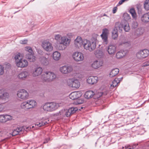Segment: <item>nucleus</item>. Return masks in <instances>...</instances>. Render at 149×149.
<instances>
[{
    "label": "nucleus",
    "mask_w": 149,
    "mask_h": 149,
    "mask_svg": "<svg viewBox=\"0 0 149 149\" xmlns=\"http://www.w3.org/2000/svg\"><path fill=\"white\" fill-rule=\"evenodd\" d=\"M73 34L72 33H69L67 34V36L68 37H70H70H72V36Z\"/></svg>",
    "instance_id": "obj_60"
},
{
    "label": "nucleus",
    "mask_w": 149,
    "mask_h": 149,
    "mask_svg": "<svg viewBox=\"0 0 149 149\" xmlns=\"http://www.w3.org/2000/svg\"><path fill=\"white\" fill-rule=\"evenodd\" d=\"M98 79V78L96 76H90L87 79V81L89 84H93L97 82Z\"/></svg>",
    "instance_id": "obj_19"
},
{
    "label": "nucleus",
    "mask_w": 149,
    "mask_h": 149,
    "mask_svg": "<svg viewBox=\"0 0 149 149\" xmlns=\"http://www.w3.org/2000/svg\"><path fill=\"white\" fill-rule=\"evenodd\" d=\"M138 143H134L131 146L130 145H127L125 146V149H133L136 147L138 146Z\"/></svg>",
    "instance_id": "obj_36"
},
{
    "label": "nucleus",
    "mask_w": 149,
    "mask_h": 149,
    "mask_svg": "<svg viewBox=\"0 0 149 149\" xmlns=\"http://www.w3.org/2000/svg\"><path fill=\"white\" fill-rule=\"evenodd\" d=\"M83 102V101H81V102H80V100H78L76 102H75V104L76 105L78 104H80L82 103Z\"/></svg>",
    "instance_id": "obj_61"
},
{
    "label": "nucleus",
    "mask_w": 149,
    "mask_h": 149,
    "mask_svg": "<svg viewBox=\"0 0 149 149\" xmlns=\"http://www.w3.org/2000/svg\"><path fill=\"white\" fill-rule=\"evenodd\" d=\"M103 62L102 61L96 60L91 64V67L94 69H97L102 66Z\"/></svg>",
    "instance_id": "obj_17"
},
{
    "label": "nucleus",
    "mask_w": 149,
    "mask_h": 149,
    "mask_svg": "<svg viewBox=\"0 0 149 149\" xmlns=\"http://www.w3.org/2000/svg\"><path fill=\"white\" fill-rule=\"evenodd\" d=\"M27 40H21L20 41V43L22 44H25L27 42Z\"/></svg>",
    "instance_id": "obj_57"
},
{
    "label": "nucleus",
    "mask_w": 149,
    "mask_h": 149,
    "mask_svg": "<svg viewBox=\"0 0 149 149\" xmlns=\"http://www.w3.org/2000/svg\"><path fill=\"white\" fill-rule=\"evenodd\" d=\"M124 17L125 20L126 21H129L131 19L130 16L127 13H124Z\"/></svg>",
    "instance_id": "obj_45"
},
{
    "label": "nucleus",
    "mask_w": 149,
    "mask_h": 149,
    "mask_svg": "<svg viewBox=\"0 0 149 149\" xmlns=\"http://www.w3.org/2000/svg\"><path fill=\"white\" fill-rule=\"evenodd\" d=\"M101 36L103 41L104 42L105 44H107L108 43V35H101Z\"/></svg>",
    "instance_id": "obj_40"
},
{
    "label": "nucleus",
    "mask_w": 149,
    "mask_h": 149,
    "mask_svg": "<svg viewBox=\"0 0 149 149\" xmlns=\"http://www.w3.org/2000/svg\"><path fill=\"white\" fill-rule=\"evenodd\" d=\"M58 104L54 102H47L43 106V110L46 111H52L56 109Z\"/></svg>",
    "instance_id": "obj_4"
},
{
    "label": "nucleus",
    "mask_w": 149,
    "mask_h": 149,
    "mask_svg": "<svg viewBox=\"0 0 149 149\" xmlns=\"http://www.w3.org/2000/svg\"><path fill=\"white\" fill-rule=\"evenodd\" d=\"M31 129L30 127L23 126L18 127L16 128V129L18 131V132H19V133L20 134L22 133V132H24V130L27 131V130H29Z\"/></svg>",
    "instance_id": "obj_23"
},
{
    "label": "nucleus",
    "mask_w": 149,
    "mask_h": 149,
    "mask_svg": "<svg viewBox=\"0 0 149 149\" xmlns=\"http://www.w3.org/2000/svg\"><path fill=\"white\" fill-rule=\"evenodd\" d=\"M130 13L131 14L132 17L136 19V15L135 11L134 8H131L130 10Z\"/></svg>",
    "instance_id": "obj_35"
},
{
    "label": "nucleus",
    "mask_w": 149,
    "mask_h": 149,
    "mask_svg": "<svg viewBox=\"0 0 149 149\" xmlns=\"http://www.w3.org/2000/svg\"><path fill=\"white\" fill-rule=\"evenodd\" d=\"M94 94L92 91H90L86 92L84 94V97L86 98L89 99L93 97Z\"/></svg>",
    "instance_id": "obj_29"
},
{
    "label": "nucleus",
    "mask_w": 149,
    "mask_h": 149,
    "mask_svg": "<svg viewBox=\"0 0 149 149\" xmlns=\"http://www.w3.org/2000/svg\"><path fill=\"white\" fill-rule=\"evenodd\" d=\"M95 55L97 58H100L103 57V53L102 51L97 50L96 52Z\"/></svg>",
    "instance_id": "obj_34"
},
{
    "label": "nucleus",
    "mask_w": 149,
    "mask_h": 149,
    "mask_svg": "<svg viewBox=\"0 0 149 149\" xmlns=\"http://www.w3.org/2000/svg\"><path fill=\"white\" fill-rule=\"evenodd\" d=\"M29 74V73L27 71H24L19 74L18 77L19 79L24 80Z\"/></svg>",
    "instance_id": "obj_20"
},
{
    "label": "nucleus",
    "mask_w": 149,
    "mask_h": 149,
    "mask_svg": "<svg viewBox=\"0 0 149 149\" xmlns=\"http://www.w3.org/2000/svg\"><path fill=\"white\" fill-rule=\"evenodd\" d=\"M27 101L28 102L30 109L34 107L36 105V101L34 100H28Z\"/></svg>",
    "instance_id": "obj_30"
},
{
    "label": "nucleus",
    "mask_w": 149,
    "mask_h": 149,
    "mask_svg": "<svg viewBox=\"0 0 149 149\" xmlns=\"http://www.w3.org/2000/svg\"><path fill=\"white\" fill-rule=\"evenodd\" d=\"M4 72V67L2 65H0V75H2Z\"/></svg>",
    "instance_id": "obj_52"
},
{
    "label": "nucleus",
    "mask_w": 149,
    "mask_h": 149,
    "mask_svg": "<svg viewBox=\"0 0 149 149\" xmlns=\"http://www.w3.org/2000/svg\"><path fill=\"white\" fill-rule=\"evenodd\" d=\"M25 50L28 52V54H33V52L32 48L29 46L26 47L24 48Z\"/></svg>",
    "instance_id": "obj_42"
},
{
    "label": "nucleus",
    "mask_w": 149,
    "mask_h": 149,
    "mask_svg": "<svg viewBox=\"0 0 149 149\" xmlns=\"http://www.w3.org/2000/svg\"><path fill=\"white\" fill-rule=\"evenodd\" d=\"M42 68L40 67L35 68L32 72V75L33 77H36L40 75L42 73Z\"/></svg>",
    "instance_id": "obj_18"
},
{
    "label": "nucleus",
    "mask_w": 149,
    "mask_h": 149,
    "mask_svg": "<svg viewBox=\"0 0 149 149\" xmlns=\"http://www.w3.org/2000/svg\"><path fill=\"white\" fill-rule=\"evenodd\" d=\"M127 51L125 50H121L117 53L116 57L117 58L120 59L124 57L127 53Z\"/></svg>",
    "instance_id": "obj_21"
},
{
    "label": "nucleus",
    "mask_w": 149,
    "mask_h": 149,
    "mask_svg": "<svg viewBox=\"0 0 149 149\" xmlns=\"http://www.w3.org/2000/svg\"><path fill=\"white\" fill-rule=\"evenodd\" d=\"M21 107L22 109L25 110L30 109L27 101L22 102L21 104Z\"/></svg>",
    "instance_id": "obj_32"
},
{
    "label": "nucleus",
    "mask_w": 149,
    "mask_h": 149,
    "mask_svg": "<svg viewBox=\"0 0 149 149\" xmlns=\"http://www.w3.org/2000/svg\"><path fill=\"white\" fill-rule=\"evenodd\" d=\"M53 58L56 61L58 60L61 58V54L58 51H55L53 54Z\"/></svg>",
    "instance_id": "obj_28"
},
{
    "label": "nucleus",
    "mask_w": 149,
    "mask_h": 149,
    "mask_svg": "<svg viewBox=\"0 0 149 149\" xmlns=\"http://www.w3.org/2000/svg\"><path fill=\"white\" fill-rule=\"evenodd\" d=\"M6 132H4L1 130H0V136H3V135L6 134Z\"/></svg>",
    "instance_id": "obj_58"
},
{
    "label": "nucleus",
    "mask_w": 149,
    "mask_h": 149,
    "mask_svg": "<svg viewBox=\"0 0 149 149\" xmlns=\"http://www.w3.org/2000/svg\"><path fill=\"white\" fill-rule=\"evenodd\" d=\"M6 106L3 104L0 103V113L2 112L3 110L5 108Z\"/></svg>",
    "instance_id": "obj_49"
},
{
    "label": "nucleus",
    "mask_w": 149,
    "mask_h": 149,
    "mask_svg": "<svg viewBox=\"0 0 149 149\" xmlns=\"http://www.w3.org/2000/svg\"><path fill=\"white\" fill-rule=\"evenodd\" d=\"M9 94L3 89H0V99L6 100L8 99Z\"/></svg>",
    "instance_id": "obj_16"
},
{
    "label": "nucleus",
    "mask_w": 149,
    "mask_h": 149,
    "mask_svg": "<svg viewBox=\"0 0 149 149\" xmlns=\"http://www.w3.org/2000/svg\"><path fill=\"white\" fill-rule=\"evenodd\" d=\"M42 46L43 49L47 52L51 51L53 49L52 44L47 40L44 41L42 42Z\"/></svg>",
    "instance_id": "obj_7"
},
{
    "label": "nucleus",
    "mask_w": 149,
    "mask_h": 149,
    "mask_svg": "<svg viewBox=\"0 0 149 149\" xmlns=\"http://www.w3.org/2000/svg\"><path fill=\"white\" fill-rule=\"evenodd\" d=\"M61 36L60 34H56L55 35L54 38L57 41H59L61 40Z\"/></svg>",
    "instance_id": "obj_48"
},
{
    "label": "nucleus",
    "mask_w": 149,
    "mask_h": 149,
    "mask_svg": "<svg viewBox=\"0 0 149 149\" xmlns=\"http://www.w3.org/2000/svg\"><path fill=\"white\" fill-rule=\"evenodd\" d=\"M67 83L70 87L74 88H78L80 85V82L77 79H70Z\"/></svg>",
    "instance_id": "obj_6"
},
{
    "label": "nucleus",
    "mask_w": 149,
    "mask_h": 149,
    "mask_svg": "<svg viewBox=\"0 0 149 149\" xmlns=\"http://www.w3.org/2000/svg\"><path fill=\"white\" fill-rule=\"evenodd\" d=\"M6 66H7L6 68H10V64L9 63H7L6 65Z\"/></svg>",
    "instance_id": "obj_63"
},
{
    "label": "nucleus",
    "mask_w": 149,
    "mask_h": 149,
    "mask_svg": "<svg viewBox=\"0 0 149 149\" xmlns=\"http://www.w3.org/2000/svg\"><path fill=\"white\" fill-rule=\"evenodd\" d=\"M48 56H42L41 58L40 61L42 63L45 65H47L48 63L49 60L48 59Z\"/></svg>",
    "instance_id": "obj_31"
},
{
    "label": "nucleus",
    "mask_w": 149,
    "mask_h": 149,
    "mask_svg": "<svg viewBox=\"0 0 149 149\" xmlns=\"http://www.w3.org/2000/svg\"><path fill=\"white\" fill-rule=\"evenodd\" d=\"M117 9L118 8L117 6H115L113 8V14H114L115 13H116V12L117 11Z\"/></svg>",
    "instance_id": "obj_59"
},
{
    "label": "nucleus",
    "mask_w": 149,
    "mask_h": 149,
    "mask_svg": "<svg viewBox=\"0 0 149 149\" xmlns=\"http://www.w3.org/2000/svg\"><path fill=\"white\" fill-rule=\"evenodd\" d=\"M5 122L12 119V117L9 115L4 114Z\"/></svg>",
    "instance_id": "obj_44"
},
{
    "label": "nucleus",
    "mask_w": 149,
    "mask_h": 149,
    "mask_svg": "<svg viewBox=\"0 0 149 149\" xmlns=\"http://www.w3.org/2000/svg\"><path fill=\"white\" fill-rule=\"evenodd\" d=\"M127 0H121L120 1L118 2V3L117 5V6H120L123 3L125 2V1H127Z\"/></svg>",
    "instance_id": "obj_55"
},
{
    "label": "nucleus",
    "mask_w": 149,
    "mask_h": 149,
    "mask_svg": "<svg viewBox=\"0 0 149 149\" xmlns=\"http://www.w3.org/2000/svg\"><path fill=\"white\" fill-rule=\"evenodd\" d=\"M145 9L147 10H149V0H146L144 3Z\"/></svg>",
    "instance_id": "obj_39"
},
{
    "label": "nucleus",
    "mask_w": 149,
    "mask_h": 149,
    "mask_svg": "<svg viewBox=\"0 0 149 149\" xmlns=\"http://www.w3.org/2000/svg\"><path fill=\"white\" fill-rule=\"evenodd\" d=\"M138 25V23L136 21L133 22L132 23V27L134 29L136 28Z\"/></svg>",
    "instance_id": "obj_54"
},
{
    "label": "nucleus",
    "mask_w": 149,
    "mask_h": 149,
    "mask_svg": "<svg viewBox=\"0 0 149 149\" xmlns=\"http://www.w3.org/2000/svg\"><path fill=\"white\" fill-rule=\"evenodd\" d=\"M17 95L18 97L22 100L28 99L29 97V93L24 89L19 90L17 92Z\"/></svg>",
    "instance_id": "obj_5"
},
{
    "label": "nucleus",
    "mask_w": 149,
    "mask_h": 149,
    "mask_svg": "<svg viewBox=\"0 0 149 149\" xmlns=\"http://www.w3.org/2000/svg\"><path fill=\"white\" fill-rule=\"evenodd\" d=\"M119 72V70L118 68H116L111 70L109 74L110 77H113L117 75Z\"/></svg>",
    "instance_id": "obj_27"
},
{
    "label": "nucleus",
    "mask_w": 149,
    "mask_h": 149,
    "mask_svg": "<svg viewBox=\"0 0 149 149\" xmlns=\"http://www.w3.org/2000/svg\"><path fill=\"white\" fill-rule=\"evenodd\" d=\"M120 80H119L118 78H116L115 79L112 81V84L110 86L111 88H113L116 86L119 83Z\"/></svg>",
    "instance_id": "obj_33"
},
{
    "label": "nucleus",
    "mask_w": 149,
    "mask_h": 149,
    "mask_svg": "<svg viewBox=\"0 0 149 149\" xmlns=\"http://www.w3.org/2000/svg\"><path fill=\"white\" fill-rule=\"evenodd\" d=\"M109 30L105 28L103 29L102 33L101 35H108Z\"/></svg>",
    "instance_id": "obj_50"
},
{
    "label": "nucleus",
    "mask_w": 149,
    "mask_h": 149,
    "mask_svg": "<svg viewBox=\"0 0 149 149\" xmlns=\"http://www.w3.org/2000/svg\"><path fill=\"white\" fill-rule=\"evenodd\" d=\"M66 46L63 45L62 44H60L58 45L57 46V48L58 49L60 50H63L65 49L66 47Z\"/></svg>",
    "instance_id": "obj_43"
},
{
    "label": "nucleus",
    "mask_w": 149,
    "mask_h": 149,
    "mask_svg": "<svg viewBox=\"0 0 149 149\" xmlns=\"http://www.w3.org/2000/svg\"><path fill=\"white\" fill-rule=\"evenodd\" d=\"M119 22H117L115 24V26L113 29L112 33V37L113 39H116L118 36V30H121L120 26H119Z\"/></svg>",
    "instance_id": "obj_11"
},
{
    "label": "nucleus",
    "mask_w": 149,
    "mask_h": 149,
    "mask_svg": "<svg viewBox=\"0 0 149 149\" xmlns=\"http://www.w3.org/2000/svg\"><path fill=\"white\" fill-rule=\"evenodd\" d=\"M56 77V74L53 72L46 71L43 73L41 78L43 81L49 82L53 81Z\"/></svg>",
    "instance_id": "obj_2"
},
{
    "label": "nucleus",
    "mask_w": 149,
    "mask_h": 149,
    "mask_svg": "<svg viewBox=\"0 0 149 149\" xmlns=\"http://www.w3.org/2000/svg\"><path fill=\"white\" fill-rule=\"evenodd\" d=\"M49 140V139H46L43 142V143L45 144L47 143L48 142Z\"/></svg>",
    "instance_id": "obj_62"
},
{
    "label": "nucleus",
    "mask_w": 149,
    "mask_h": 149,
    "mask_svg": "<svg viewBox=\"0 0 149 149\" xmlns=\"http://www.w3.org/2000/svg\"><path fill=\"white\" fill-rule=\"evenodd\" d=\"M141 13V11H140V10H139V12H138V13L139 14L140 13Z\"/></svg>",
    "instance_id": "obj_64"
},
{
    "label": "nucleus",
    "mask_w": 149,
    "mask_h": 149,
    "mask_svg": "<svg viewBox=\"0 0 149 149\" xmlns=\"http://www.w3.org/2000/svg\"><path fill=\"white\" fill-rule=\"evenodd\" d=\"M142 22L147 23L149 22V12L146 13L143 15L141 17Z\"/></svg>",
    "instance_id": "obj_26"
},
{
    "label": "nucleus",
    "mask_w": 149,
    "mask_h": 149,
    "mask_svg": "<svg viewBox=\"0 0 149 149\" xmlns=\"http://www.w3.org/2000/svg\"><path fill=\"white\" fill-rule=\"evenodd\" d=\"M123 44H125V46L127 47L129 46L130 45V42H129L126 41L125 40L119 42V45H121Z\"/></svg>",
    "instance_id": "obj_47"
},
{
    "label": "nucleus",
    "mask_w": 149,
    "mask_h": 149,
    "mask_svg": "<svg viewBox=\"0 0 149 149\" xmlns=\"http://www.w3.org/2000/svg\"><path fill=\"white\" fill-rule=\"evenodd\" d=\"M16 65L19 67L24 68L28 66V63L26 60L22 59L16 61Z\"/></svg>",
    "instance_id": "obj_13"
},
{
    "label": "nucleus",
    "mask_w": 149,
    "mask_h": 149,
    "mask_svg": "<svg viewBox=\"0 0 149 149\" xmlns=\"http://www.w3.org/2000/svg\"><path fill=\"white\" fill-rule=\"evenodd\" d=\"M119 26H120V29H121V30H122V28H123L124 30L126 32L128 31L130 29L129 25L127 22H125L124 24L122 23L120 24L119 23Z\"/></svg>",
    "instance_id": "obj_22"
},
{
    "label": "nucleus",
    "mask_w": 149,
    "mask_h": 149,
    "mask_svg": "<svg viewBox=\"0 0 149 149\" xmlns=\"http://www.w3.org/2000/svg\"><path fill=\"white\" fill-rule=\"evenodd\" d=\"M18 131L16 129H14L13 130V132L12 133V135L13 136H15L16 135H17L18 134H19V132H18Z\"/></svg>",
    "instance_id": "obj_53"
},
{
    "label": "nucleus",
    "mask_w": 149,
    "mask_h": 149,
    "mask_svg": "<svg viewBox=\"0 0 149 149\" xmlns=\"http://www.w3.org/2000/svg\"><path fill=\"white\" fill-rule=\"evenodd\" d=\"M74 43L75 47L78 48L81 47L83 45V40L81 37L78 36L74 40Z\"/></svg>",
    "instance_id": "obj_14"
},
{
    "label": "nucleus",
    "mask_w": 149,
    "mask_h": 149,
    "mask_svg": "<svg viewBox=\"0 0 149 149\" xmlns=\"http://www.w3.org/2000/svg\"><path fill=\"white\" fill-rule=\"evenodd\" d=\"M148 65H149V60L145 62L144 63L143 65V66L144 67L147 66H148Z\"/></svg>",
    "instance_id": "obj_56"
},
{
    "label": "nucleus",
    "mask_w": 149,
    "mask_h": 149,
    "mask_svg": "<svg viewBox=\"0 0 149 149\" xmlns=\"http://www.w3.org/2000/svg\"><path fill=\"white\" fill-rule=\"evenodd\" d=\"M49 121V120L42 121L41 122V123H39L38 124V123H37L36 125H37L39 126V127H40L48 124Z\"/></svg>",
    "instance_id": "obj_37"
},
{
    "label": "nucleus",
    "mask_w": 149,
    "mask_h": 149,
    "mask_svg": "<svg viewBox=\"0 0 149 149\" xmlns=\"http://www.w3.org/2000/svg\"><path fill=\"white\" fill-rule=\"evenodd\" d=\"M71 39L70 37H68L67 36H63L61 37L59 43L67 47L69 45Z\"/></svg>",
    "instance_id": "obj_10"
},
{
    "label": "nucleus",
    "mask_w": 149,
    "mask_h": 149,
    "mask_svg": "<svg viewBox=\"0 0 149 149\" xmlns=\"http://www.w3.org/2000/svg\"><path fill=\"white\" fill-rule=\"evenodd\" d=\"M143 32L141 31V29H137L135 33V35L137 37H139L142 34Z\"/></svg>",
    "instance_id": "obj_38"
},
{
    "label": "nucleus",
    "mask_w": 149,
    "mask_h": 149,
    "mask_svg": "<svg viewBox=\"0 0 149 149\" xmlns=\"http://www.w3.org/2000/svg\"><path fill=\"white\" fill-rule=\"evenodd\" d=\"M116 47L114 45H109L107 48V51L109 54H114L116 51Z\"/></svg>",
    "instance_id": "obj_25"
},
{
    "label": "nucleus",
    "mask_w": 149,
    "mask_h": 149,
    "mask_svg": "<svg viewBox=\"0 0 149 149\" xmlns=\"http://www.w3.org/2000/svg\"><path fill=\"white\" fill-rule=\"evenodd\" d=\"M4 114L0 115V122L5 123Z\"/></svg>",
    "instance_id": "obj_51"
},
{
    "label": "nucleus",
    "mask_w": 149,
    "mask_h": 149,
    "mask_svg": "<svg viewBox=\"0 0 149 149\" xmlns=\"http://www.w3.org/2000/svg\"><path fill=\"white\" fill-rule=\"evenodd\" d=\"M149 54V50L147 49L141 50L136 54L137 58L140 59H142L147 57Z\"/></svg>",
    "instance_id": "obj_8"
},
{
    "label": "nucleus",
    "mask_w": 149,
    "mask_h": 149,
    "mask_svg": "<svg viewBox=\"0 0 149 149\" xmlns=\"http://www.w3.org/2000/svg\"><path fill=\"white\" fill-rule=\"evenodd\" d=\"M25 50L28 52V54H33V52L32 48L29 46L26 47L24 48Z\"/></svg>",
    "instance_id": "obj_41"
},
{
    "label": "nucleus",
    "mask_w": 149,
    "mask_h": 149,
    "mask_svg": "<svg viewBox=\"0 0 149 149\" xmlns=\"http://www.w3.org/2000/svg\"><path fill=\"white\" fill-rule=\"evenodd\" d=\"M78 109L77 107H71L69 109L62 110L59 111V115L61 117H70L72 114L76 113Z\"/></svg>",
    "instance_id": "obj_3"
},
{
    "label": "nucleus",
    "mask_w": 149,
    "mask_h": 149,
    "mask_svg": "<svg viewBox=\"0 0 149 149\" xmlns=\"http://www.w3.org/2000/svg\"><path fill=\"white\" fill-rule=\"evenodd\" d=\"M82 93L79 91H75L69 95V97L72 100L77 99L81 97Z\"/></svg>",
    "instance_id": "obj_15"
},
{
    "label": "nucleus",
    "mask_w": 149,
    "mask_h": 149,
    "mask_svg": "<svg viewBox=\"0 0 149 149\" xmlns=\"http://www.w3.org/2000/svg\"><path fill=\"white\" fill-rule=\"evenodd\" d=\"M25 57L31 62H34L36 60V57L34 55V53L33 54H27L25 56Z\"/></svg>",
    "instance_id": "obj_24"
},
{
    "label": "nucleus",
    "mask_w": 149,
    "mask_h": 149,
    "mask_svg": "<svg viewBox=\"0 0 149 149\" xmlns=\"http://www.w3.org/2000/svg\"><path fill=\"white\" fill-rule=\"evenodd\" d=\"M73 59L77 62L81 61L84 59V54L81 52H76L72 55Z\"/></svg>",
    "instance_id": "obj_9"
},
{
    "label": "nucleus",
    "mask_w": 149,
    "mask_h": 149,
    "mask_svg": "<svg viewBox=\"0 0 149 149\" xmlns=\"http://www.w3.org/2000/svg\"><path fill=\"white\" fill-rule=\"evenodd\" d=\"M22 57L20 56V53H18L15 56V59L16 60V62L17 60L18 61L20 60H21L22 58Z\"/></svg>",
    "instance_id": "obj_46"
},
{
    "label": "nucleus",
    "mask_w": 149,
    "mask_h": 149,
    "mask_svg": "<svg viewBox=\"0 0 149 149\" xmlns=\"http://www.w3.org/2000/svg\"><path fill=\"white\" fill-rule=\"evenodd\" d=\"M91 39V40L86 39L83 40V46L84 48L90 51H93L96 48L97 38V35H95Z\"/></svg>",
    "instance_id": "obj_1"
},
{
    "label": "nucleus",
    "mask_w": 149,
    "mask_h": 149,
    "mask_svg": "<svg viewBox=\"0 0 149 149\" xmlns=\"http://www.w3.org/2000/svg\"><path fill=\"white\" fill-rule=\"evenodd\" d=\"M59 70L62 73L66 74L70 73L72 70V68L70 66L64 65L60 67Z\"/></svg>",
    "instance_id": "obj_12"
}]
</instances>
